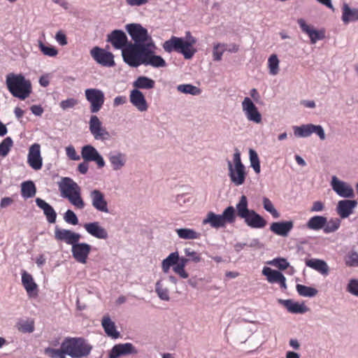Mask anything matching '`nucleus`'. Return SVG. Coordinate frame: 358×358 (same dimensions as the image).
<instances>
[{
	"label": "nucleus",
	"mask_w": 358,
	"mask_h": 358,
	"mask_svg": "<svg viewBox=\"0 0 358 358\" xmlns=\"http://www.w3.org/2000/svg\"><path fill=\"white\" fill-rule=\"evenodd\" d=\"M90 131L96 140H105L109 137V133L102 126V123L96 115H92L90 120Z\"/></svg>",
	"instance_id": "obj_10"
},
{
	"label": "nucleus",
	"mask_w": 358,
	"mask_h": 358,
	"mask_svg": "<svg viewBox=\"0 0 358 358\" xmlns=\"http://www.w3.org/2000/svg\"><path fill=\"white\" fill-rule=\"evenodd\" d=\"M61 345L72 358L86 357L92 349V346L80 337H66Z\"/></svg>",
	"instance_id": "obj_4"
},
{
	"label": "nucleus",
	"mask_w": 358,
	"mask_h": 358,
	"mask_svg": "<svg viewBox=\"0 0 358 358\" xmlns=\"http://www.w3.org/2000/svg\"><path fill=\"white\" fill-rule=\"evenodd\" d=\"M327 224V217L321 215H315L310 217L306 223L308 229L314 231H319L324 229Z\"/></svg>",
	"instance_id": "obj_30"
},
{
	"label": "nucleus",
	"mask_w": 358,
	"mask_h": 358,
	"mask_svg": "<svg viewBox=\"0 0 358 358\" xmlns=\"http://www.w3.org/2000/svg\"><path fill=\"white\" fill-rule=\"evenodd\" d=\"M341 226V220L338 218H331L329 221L327 220V224L324 229L325 234H330L337 231Z\"/></svg>",
	"instance_id": "obj_43"
},
{
	"label": "nucleus",
	"mask_w": 358,
	"mask_h": 358,
	"mask_svg": "<svg viewBox=\"0 0 358 358\" xmlns=\"http://www.w3.org/2000/svg\"><path fill=\"white\" fill-rule=\"evenodd\" d=\"M64 220L65 221L73 225H76L78 223V220L76 215L71 210H68L64 214Z\"/></svg>",
	"instance_id": "obj_57"
},
{
	"label": "nucleus",
	"mask_w": 358,
	"mask_h": 358,
	"mask_svg": "<svg viewBox=\"0 0 358 358\" xmlns=\"http://www.w3.org/2000/svg\"><path fill=\"white\" fill-rule=\"evenodd\" d=\"M262 273L266 277L268 282L278 283L282 289H287L286 278L280 271L273 270L269 267H264Z\"/></svg>",
	"instance_id": "obj_19"
},
{
	"label": "nucleus",
	"mask_w": 358,
	"mask_h": 358,
	"mask_svg": "<svg viewBox=\"0 0 358 358\" xmlns=\"http://www.w3.org/2000/svg\"><path fill=\"white\" fill-rule=\"evenodd\" d=\"M236 211L233 206H228L222 215H217L213 212H208L203 220V224H210L213 228L224 227L227 223L233 224L236 221Z\"/></svg>",
	"instance_id": "obj_6"
},
{
	"label": "nucleus",
	"mask_w": 358,
	"mask_h": 358,
	"mask_svg": "<svg viewBox=\"0 0 358 358\" xmlns=\"http://www.w3.org/2000/svg\"><path fill=\"white\" fill-rule=\"evenodd\" d=\"M85 229L92 236L99 239H107L108 234L107 231L100 226L99 222H94L84 224Z\"/></svg>",
	"instance_id": "obj_26"
},
{
	"label": "nucleus",
	"mask_w": 358,
	"mask_h": 358,
	"mask_svg": "<svg viewBox=\"0 0 358 358\" xmlns=\"http://www.w3.org/2000/svg\"><path fill=\"white\" fill-rule=\"evenodd\" d=\"M38 47L43 55L49 57H55L58 54V50L52 45H46L41 41H39Z\"/></svg>",
	"instance_id": "obj_51"
},
{
	"label": "nucleus",
	"mask_w": 358,
	"mask_h": 358,
	"mask_svg": "<svg viewBox=\"0 0 358 358\" xmlns=\"http://www.w3.org/2000/svg\"><path fill=\"white\" fill-rule=\"evenodd\" d=\"M234 167H245L244 165L241 162V154L238 150H236L235 153L234 154Z\"/></svg>",
	"instance_id": "obj_64"
},
{
	"label": "nucleus",
	"mask_w": 358,
	"mask_h": 358,
	"mask_svg": "<svg viewBox=\"0 0 358 358\" xmlns=\"http://www.w3.org/2000/svg\"><path fill=\"white\" fill-rule=\"evenodd\" d=\"M150 45H138L129 43L122 50L124 61L132 67L141 64L155 68L164 67L166 64L160 56L155 55L153 50H150Z\"/></svg>",
	"instance_id": "obj_1"
},
{
	"label": "nucleus",
	"mask_w": 358,
	"mask_h": 358,
	"mask_svg": "<svg viewBox=\"0 0 358 358\" xmlns=\"http://www.w3.org/2000/svg\"><path fill=\"white\" fill-rule=\"evenodd\" d=\"M155 82L154 80L146 77L139 76L133 83V86L135 87L134 90H150L155 87Z\"/></svg>",
	"instance_id": "obj_32"
},
{
	"label": "nucleus",
	"mask_w": 358,
	"mask_h": 358,
	"mask_svg": "<svg viewBox=\"0 0 358 358\" xmlns=\"http://www.w3.org/2000/svg\"><path fill=\"white\" fill-rule=\"evenodd\" d=\"M249 155L251 166L257 173H259L260 172V162L257 153L254 150L250 149Z\"/></svg>",
	"instance_id": "obj_49"
},
{
	"label": "nucleus",
	"mask_w": 358,
	"mask_h": 358,
	"mask_svg": "<svg viewBox=\"0 0 358 358\" xmlns=\"http://www.w3.org/2000/svg\"><path fill=\"white\" fill-rule=\"evenodd\" d=\"M155 292L158 296L164 301H169V293L167 288L163 287L161 281H157L155 285Z\"/></svg>",
	"instance_id": "obj_50"
},
{
	"label": "nucleus",
	"mask_w": 358,
	"mask_h": 358,
	"mask_svg": "<svg viewBox=\"0 0 358 358\" xmlns=\"http://www.w3.org/2000/svg\"><path fill=\"white\" fill-rule=\"evenodd\" d=\"M347 291L350 294L358 296V280H350L347 287Z\"/></svg>",
	"instance_id": "obj_58"
},
{
	"label": "nucleus",
	"mask_w": 358,
	"mask_h": 358,
	"mask_svg": "<svg viewBox=\"0 0 358 358\" xmlns=\"http://www.w3.org/2000/svg\"><path fill=\"white\" fill-rule=\"evenodd\" d=\"M92 57L99 64L105 66H113L115 65L113 55L99 47H94L90 51Z\"/></svg>",
	"instance_id": "obj_9"
},
{
	"label": "nucleus",
	"mask_w": 358,
	"mask_h": 358,
	"mask_svg": "<svg viewBox=\"0 0 358 358\" xmlns=\"http://www.w3.org/2000/svg\"><path fill=\"white\" fill-rule=\"evenodd\" d=\"M345 264L348 266H358V253L352 252L345 258Z\"/></svg>",
	"instance_id": "obj_56"
},
{
	"label": "nucleus",
	"mask_w": 358,
	"mask_h": 358,
	"mask_svg": "<svg viewBox=\"0 0 358 358\" xmlns=\"http://www.w3.org/2000/svg\"><path fill=\"white\" fill-rule=\"evenodd\" d=\"M269 72L271 75H276L279 71V59L276 55H271L268 59Z\"/></svg>",
	"instance_id": "obj_44"
},
{
	"label": "nucleus",
	"mask_w": 358,
	"mask_h": 358,
	"mask_svg": "<svg viewBox=\"0 0 358 358\" xmlns=\"http://www.w3.org/2000/svg\"><path fill=\"white\" fill-rule=\"evenodd\" d=\"M109 159L114 170L120 169L125 164V159L122 154L110 156Z\"/></svg>",
	"instance_id": "obj_46"
},
{
	"label": "nucleus",
	"mask_w": 358,
	"mask_h": 358,
	"mask_svg": "<svg viewBox=\"0 0 358 358\" xmlns=\"http://www.w3.org/2000/svg\"><path fill=\"white\" fill-rule=\"evenodd\" d=\"M138 351L132 343H126L113 346L109 354V358H118L120 356L137 354Z\"/></svg>",
	"instance_id": "obj_20"
},
{
	"label": "nucleus",
	"mask_w": 358,
	"mask_h": 358,
	"mask_svg": "<svg viewBox=\"0 0 358 358\" xmlns=\"http://www.w3.org/2000/svg\"><path fill=\"white\" fill-rule=\"evenodd\" d=\"M107 41L117 50H122L129 44L127 35L123 31L119 29H115L108 34Z\"/></svg>",
	"instance_id": "obj_18"
},
{
	"label": "nucleus",
	"mask_w": 358,
	"mask_h": 358,
	"mask_svg": "<svg viewBox=\"0 0 358 358\" xmlns=\"http://www.w3.org/2000/svg\"><path fill=\"white\" fill-rule=\"evenodd\" d=\"M297 22L302 31L308 35L311 43H315L317 41L324 38V34L322 33H320L318 31L314 29L311 26L307 24L303 19H299Z\"/></svg>",
	"instance_id": "obj_28"
},
{
	"label": "nucleus",
	"mask_w": 358,
	"mask_h": 358,
	"mask_svg": "<svg viewBox=\"0 0 358 358\" xmlns=\"http://www.w3.org/2000/svg\"><path fill=\"white\" fill-rule=\"evenodd\" d=\"M22 283L29 296L32 294L34 291L36 290L37 285L34 281L31 275L25 271L22 273Z\"/></svg>",
	"instance_id": "obj_34"
},
{
	"label": "nucleus",
	"mask_w": 358,
	"mask_h": 358,
	"mask_svg": "<svg viewBox=\"0 0 358 358\" xmlns=\"http://www.w3.org/2000/svg\"><path fill=\"white\" fill-rule=\"evenodd\" d=\"M248 199L245 195H242L238 203L236 204L237 215L243 219L250 213L251 210L248 209Z\"/></svg>",
	"instance_id": "obj_39"
},
{
	"label": "nucleus",
	"mask_w": 358,
	"mask_h": 358,
	"mask_svg": "<svg viewBox=\"0 0 358 358\" xmlns=\"http://www.w3.org/2000/svg\"><path fill=\"white\" fill-rule=\"evenodd\" d=\"M55 39L61 45H65L67 44V38L66 35L62 32L58 31L55 36Z\"/></svg>",
	"instance_id": "obj_63"
},
{
	"label": "nucleus",
	"mask_w": 358,
	"mask_h": 358,
	"mask_svg": "<svg viewBox=\"0 0 358 358\" xmlns=\"http://www.w3.org/2000/svg\"><path fill=\"white\" fill-rule=\"evenodd\" d=\"M269 264L282 271L289 266V264L286 259L280 257L273 259Z\"/></svg>",
	"instance_id": "obj_54"
},
{
	"label": "nucleus",
	"mask_w": 358,
	"mask_h": 358,
	"mask_svg": "<svg viewBox=\"0 0 358 358\" xmlns=\"http://www.w3.org/2000/svg\"><path fill=\"white\" fill-rule=\"evenodd\" d=\"M296 291L300 296L313 297L317 294L318 291L313 287L298 284L296 286Z\"/></svg>",
	"instance_id": "obj_42"
},
{
	"label": "nucleus",
	"mask_w": 358,
	"mask_h": 358,
	"mask_svg": "<svg viewBox=\"0 0 358 358\" xmlns=\"http://www.w3.org/2000/svg\"><path fill=\"white\" fill-rule=\"evenodd\" d=\"M195 43L196 40L192 37L185 41L182 38L172 36L164 42L163 48L168 52L176 51L182 54L185 59H191L195 53V50L193 48Z\"/></svg>",
	"instance_id": "obj_5"
},
{
	"label": "nucleus",
	"mask_w": 358,
	"mask_h": 358,
	"mask_svg": "<svg viewBox=\"0 0 358 358\" xmlns=\"http://www.w3.org/2000/svg\"><path fill=\"white\" fill-rule=\"evenodd\" d=\"M27 163L36 171L42 168L43 159L41 155V145L38 143H34L30 146L27 156Z\"/></svg>",
	"instance_id": "obj_12"
},
{
	"label": "nucleus",
	"mask_w": 358,
	"mask_h": 358,
	"mask_svg": "<svg viewBox=\"0 0 358 358\" xmlns=\"http://www.w3.org/2000/svg\"><path fill=\"white\" fill-rule=\"evenodd\" d=\"M185 256L189 259V261H192L195 263H198L201 261V255L197 252L192 250L191 248H185L184 250Z\"/></svg>",
	"instance_id": "obj_55"
},
{
	"label": "nucleus",
	"mask_w": 358,
	"mask_h": 358,
	"mask_svg": "<svg viewBox=\"0 0 358 358\" xmlns=\"http://www.w3.org/2000/svg\"><path fill=\"white\" fill-rule=\"evenodd\" d=\"M243 110L247 118L250 121L255 123H260L262 121V115L258 111L257 108L249 97H245L242 102Z\"/></svg>",
	"instance_id": "obj_15"
},
{
	"label": "nucleus",
	"mask_w": 358,
	"mask_h": 358,
	"mask_svg": "<svg viewBox=\"0 0 358 358\" xmlns=\"http://www.w3.org/2000/svg\"><path fill=\"white\" fill-rule=\"evenodd\" d=\"M126 29L134 42L133 44L150 45V50L155 51L156 46L145 28L140 24H129Z\"/></svg>",
	"instance_id": "obj_7"
},
{
	"label": "nucleus",
	"mask_w": 358,
	"mask_h": 358,
	"mask_svg": "<svg viewBox=\"0 0 358 358\" xmlns=\"http://www.w3.org/2000/svg\"><path fill=\"white\" fill-rule=\"evenodd\" d=\"M71 252L73 258L79 263L85 264L91 252V245L85 243H78L72 245Z\"/></svg>",
	"instance_id": "obj_14"
},
{
	"label": "nucleus",
	"mask_w": 358,
	"mask_h": 358,
	"mask_svg": "<svg viewBox=\"0 0 358 358\" xmlns=\"http://www.w3.org/2000/svg\"><path fill=\"white\" fill-rule=\"evenodd\" d=\"M85 95L87 101L90 103V111L92 113L99 112L103 107L105 96L103 91L96 88L85 90Z\"/></svg>",
	"instance_id": "obj_8"
},
{
	"label": "nucleus",
	"mask_w": 358,
	"mask_h": 358,
	"mask_svg": "<svg viewBox=\"0 0 358 358\" xmlns=\"http://www.w3.org/2000/svg\"><path fill=\"white\" fill-rule=\"evenodd\" d=\"M6 85L10 94L21 100L29 97L31 92L30 81L26 80L21 74H8L6 76Z\"/></svg>",
	"instance_id": "obj_2"
},
{
	"label": "nucleus",
	"mask_w": 358,
	"mask_h": 358,
	"mask_svg": "<svg viewBox=\"0 0 358 358\" xmlns=\"http://www.w3.org/2000/svg\"><path fill=\"white\" fill-rule=\"evenodd\" d=\"M102 326L106 334L113 338H117L120 333L116 330L115 323L108 316H104L102 319Z\"/></svg>",
	"instance_id": "obj_31"
},
{
	"label": "nucleus",
	"mask_w": 358,
	"mask_h": 358,
	"mask_svg": "<svg viewBox=\"0 0 358 358\" xmlns=\"http://www.w3.org/2000/svg\"><path fill=\"white\" fill-rule=\"evenodd\" d=\"M331 187L342 197L352 198L355 196L352 187L348 183L339 180L336 176L332 178Z\"/></svg>",
	"instance_id": "obj_17"
},
{
	"label": "nucleus",
	"mask_w": 358,
	"mask_h": 358,
	"mask_svg": "<svg viewBox=\"0 0 358 358\" xmlns=\"http://www.w3.org/2000/svg\"><path fill=\"white\" fill-rule=\"evenodd\" d=\"M228 166L231 181L236 186L243 185L246 176L245 167H234L230 161L228 162Z\"/></svg>",
	"instance_id": "obj_22"
},
{
	"label": "nucleus",
	"mask_w": 358,
	"mask_h": 358,
	"mask_svg": "<svg viewBox=\"0 0 358 358\" xmlns=\"http://www.w3.org/2000/svg\"><path fill=\"white\" fill-rule=\"evenodd\" d=\"M44 353L50 358H66L67 351L61 345L60 348L48 347L45 348Z\"/></svg>",
	"instance_id": "obj_40"
},
{
	"label": "nucleus",
	"mask_w": 358,
	"mask_h": 358,
	"mask_svg": "<svg viewBox=\"0 0 358 358\" xmlns=\"http://www.w3.org/2000/svg\"><path fill=\"white\" fill-rule=\"evenodd\" d=\"M179 260L178 252L171 253L166 259L162 261V268L164 273H168L171 266H175Z\"/></svg>",
	"instance_id": "obj_37"
},
{
	"label": "nucleus",
	"mask_w": 358,
	"mask_h": 358,
	"mask_svg": "<svg viewBox=\"0 0 358 358\" xmlns=\"http://www.w3.org/2000/svg\"><path fill=\"white\" fill-rule=\"evenodd\" d=\"M36 192V188L34 182L29 180L23 182L21 185V194L25 198L34 197Z\"/></svg>",
	"instance_id": "obj_36"
},
{
	"label": "nucleus",
	"mask_w": 358,
	"mask_h": 358,
	"mask_svg": "<svg viewBox=\"0 0 358 358\" xmlns=\"http://www.w3.org/2000/svg\"><path fill=\"white\" fill-rule=\"evenodd\" d=\"M293 227L294 224L292 221L276 222L271 224L270 229L274 234L285 237L292 229Z\"/></svg>",
	"instance_id": "obj_27"
},
{
	"label": "nucleus",
	"mask_w": 358,
	"mask_h": 358,
	"mask_svg": "<svg viewBox=\"0 0 358 358\" xmlns=\"http://www.w3.org/2000/svg\"><path fill=\"white\" fill-rule=\"evenodd\" d=\"M176 231L178 236L182 239H197L200 238V234L192 229H178Z\"/></svg>",
	"instance_id": "obj_41"
},
{
	"label": "nucleus",
	"mask_w": 358,
	"mask_h": 358,
	"mask_svg": "<svg viewBox=\"0 0 358 358\" xmlns=\"http://www.w3.org/2000/svg\"><path fill=\"white\" fill-rule=\"evenodd\" d=\"M342 20L345 24L358 20V10L351 9L348 4L343 6Z\"/></svg>",
	"instance_id": "obj_35"
},
{
	"label": "nucleus",
	"mask_w": 358,
	"mask_h": 358,
	"mask_svg": "<svg viewBox=\"0 0 358 358\" xmlns=\"http://www.w3.org/2000/svg\"><path fill=\"white\" fill-rule=\"evenodd\" d=\"M357 205V201L355 200L339 201L336 208L337 213L341 218H346L353 213Z\"/></svg>",
	"instance_id": "obj_25"
},
{
	"label": "nucleus",
	"mask_w": 358,
	"mask_h": 358,
	"mask_svg": "<svg viewBox=\"0 0 358 358\" xmlns=\"http://www.w3.org/2000/svg\"><path fill=\"white\" fill-rule=\"evenodd\" d=\"M243 219L248 226L254 229L264 228L267 224L266 220L253 210Z\"/></svg>",
	"instance_id": "obj_23"
},
{
	"label": "nucleus",
	"mask_w": 358,
	"mask_h": 358,
	"mask_svg": "<svg viewBox=\"0 0 358 358\" xmlns=\"http://www.w3.org/2000/svg\"><path fill=\"white\" fill-rule=\"evenodd\" d=\"M184 266H179L178 264H176L175 266L173 267V271L178 274L180 278L183 279H186L189 277V274L186 272L185 270Z\"/></svg>",
	"instance_id": "obj_61"
},
{
	"label": "nucleus",
	"mask_w": 358,
	"mask_h": 358,
	"mask_svg": "<svg viewBox=\"0 0 358 358\" xmlns=\"http://www.w3.org/2000/svg\"><path fill=\"white\" fill-rule=\"evenodd\" d=\"M66 155L72 160H79L80 156L77 154L75 148L72 145L66 148Z\"/></svg>",
	"instance_id": "obj_60"
},
{
	"label": "nucleus",
	"mask_w": 358,
	"mask_h": 358,
	"mask_svg": "<svg viewBox=\"0 0 358 358\" xmlns=\"http://www.w3.org/2000/svg\"><path fill=\"white\" fill-rule=\"evenodd\" d=\"M55 238L57 241H64L66 244L73 245L80 239V235L69 229L55 228Z\"/></svg>",
	"instance_id": "obj_16"
},
{
	"label": "nucleus",
	"mask_w": 358,
	"mask_h": 358,
	"mask_svg": "<svg viewBox=\"0 0 358 358\" xmlns=\"http://www.w3.org/2000/svg\"><path fill=\"white\" fill-rule=\"evenodd\" d=\"M129 99L133 106H134L139 111L143 112L148 110V106L147 101L143 94L140 90H131Z\"/></svg>",
	"instance_id": "obj_24"
},
{
	"label": "nucleus",
	"mask_w": 358,
	"mask_h": 358,
	"mask_svg": "<svg viewBox=\"0 0 358 358\" xmlns=\"http://www.w3.org/2000/svg\"><path fill=\"white\" fill-rule=\"evenodd\" d=\"M226 45L224 43H217L213 46V57L214 61H220L223 53L227 50Z\"/></svg>",
	"instance_id": "obj_47"
},
{
	"label": "nucleus",
	"mask_w": 358,
	"mask_h": 358,
	"mask_svg": "<svg viewBox=\"0 0 358 358\" xmlns=\"http://www.w3.org/2000/svg\"><path fill=\"white\" fill-rule=\"evenodd\" d=\"M36 203L38 208L43 210L48 222L55 223L56 222L57 213L49 203L41 198L36 199Z\"/></svg>",
	"instance_id": "obj_29"
},
{
	"label": "nucleus",
	"mask_w": 358,
	"mask_h": 358,
	"mask_svg": "<svg viewBox=\"0 0 358 358\" xmlns=\"http://www.w3.org/2000/svg\"><path fill=\"white\" fill-rule=\"evenodd\" d=\"M58 185L62 196L68 199L70 203L78 209L85 207V203L80 196V187L71 178H63Z\"/></svg>",
	"instance_id": "obj_3"
},
{
	"label": "nucleus",
	"mask_w": 358,
	"mask_h": 358,
	"mask_svg": "<svg viewBox=\"0 0 358 358\" xmlns=\"http://www.w3.org/2000/svg\"><path fill=\"white\" fill-rule=\"evenodd\" d=\"M313 133H315L318 135L321 140L325 139L324 131L320 125L309 124L294 127V134L297 136L307 137Z\"/></svg>",
	"instance_id": "obj_11"
},
{
	"label": "nucleus",
	"mask_w": 358,
	"mask_h": 358,
	"mask_svg": "<svg viewBox=\"0 0 358 358\" xmlns=\"http://www.w3.org/2000/svg\"><path fill=\"white\" fill-rule=\"evenodd\" d=\"M263 206L264 209L270 213L274 218H278L280 217L279 213L274 208L271 201L269 199L266 197L263 198Z\"/></svg>",
	"instance_id": "obj_52"
},
{
	"label": "nucleus",
	"mask_w": 358,
	"mask_h": 358,
	"mask_svg": "<svg viewBox=\"0 0 358 358\" xmlns=\"http://www.w3.org/2000/svg\"><path fill=\"white\" fill-rule=\"evenodd\" d=\"M92 205L99 211L108 213V203L104 194L99 189H94L90 192Z\"/></svg>",
	"instance_id": "obj_21"
},
{
	"label": "nucleus",
	"mask_w": 358,
	"mask_h": 358,
	"mask_svg": "<svg viewBox=\"0 0 358 358\" xmlns=\"http://www.w3.org/2000/svg\"><path fill=\"white\" fill-rule=\"evenodd\" d=\"M179 92L185 94H189L192 95H197L200 93V90L190 84L179 85L177 87Z\"/></svg>",
	"instance_id": "obj_48"
},
{
	"label": "nucleus",
	"mask_w": 358,
	"mask_h": 358,
	"mask_svg": "<svg viewBox=\"0 0 358 358\" xmlns=\"http://www.w3.org/2000/svg\"><path fill=\"white\" fill-rule=\"evenodd\" d=\"M81 155L85 162H94L99 168L105 166V162L98 151L91 145H87L83 147Z\"/></svg>",
	"instance_id": "obj_13"
},
{
	"label": "nucleus",
	"mask_w": 358,
	"mask_h": 358,
	"mask_svg": "<svg viewBox=\"0 0 358 358\" xmlns=\"http://www.w3.org/2000/svg\"><path fill=\"white\" fill-rule=\"evenodd\" d=\"M77 104H78L77 99H73V98H70V99H67L66 100L61 101L60 107L64 110H66L68 108H73Z\"/></svg>",
	"instance_id": "obj_59"
},
{
	"label": "nucleus",
	"mask_w": 358,
	"mask_h": 358,
	"mask_svg": "<svg viewBox=\"0 0 358 358\" xmlns=\"http://www.w3.org/2000/svg\"><path fill=\"white\" fill-rule=\"evenodd\" d=\"M13 142L10 137H6L0 143V156L6 157L13 147Z\"/></svg>",
	"instance_id": "obj_45"
},
{
	"label": "nucleus",
	"mask_w": 358,
	"mask_h": 358,
	"mask_svg": "<svg viewBox=\"0 0 358 358\" xmlns=\"http://www.w3.org/2000/svg\"><path fill=\"white\" fill-rule=\"evenodd\" d=\"M307 266L310 267L323 275H327L329 267L327 263L321 259H311L306 262Z\"/></svg>",
	"instance_id": "obj_33"
},
{
	"label": "nucleus",
	"mask_w": 358,
	"mask_h": 358,
	"mask_svg": "<svg viewBox=\"0 0 358 358\" xmlns=\"http://www.w3.org/2000/svg\"><path fill=\"white\" fill-rule=\"evenodd\" d=\"M18 330L22 333H31L34 331L33 320L24 321L18 324Z\"/></svg>",
	"instance_id": "obj_53"
},
{
	"label": "nucleus",
	"mask_w": 358,
	"mask_h": 358,
	"mask_svg": "<svg viewBox=\"0 0 358 358\" xmlns=\"http://www.w3.org/2000/svg\"><path fill=\"white\" fill-rule=\"evenodd\" d=\"M282 303L287 310L292 313H303L307 310V308L303 304L294 302L292 300H285L282 301Z\"/></svg>",
	"instance_id": "obj_38"
},
{
	"label": "nucleus",
	"mask_w": 358,
	"mask_h": 358,
	"mask_svg": "<svg viewBox=\"0 0 358 358\" xmlns=\"http://www.w3.org/2000/svg\"><path fill=\"white\" fill-rule=\"evenodd\" d=\"M324 209V204L322 201H317L313 202L310 211V212H321Z\"/></svg>",
	"instance_id": "obj_62"
}]
</instances>
